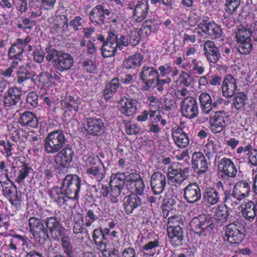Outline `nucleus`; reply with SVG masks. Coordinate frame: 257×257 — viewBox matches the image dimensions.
<instances>
[{
  "label": "nucleus",
  "instance_id": "obj_1",
  "mask_svg": "<svg viewBox=\"0 0 257 257\" xmlns=\"http://www.w3.org/2000/svg\"><path fill=\"white\" fill-rule=\"evenodd\" d=\"M124 179V173L112 174L109 181L110 189L107 185H101L98 188L100 194L103 197H109L112 203L118 202L125 183Z\"/></svg>",
  "mask_w": 257,
  "mask_h": 257
},
{
  "label": "nucleus",
  "instance_id": "obj_2",
  "mask_svg": "<svg viewBox=\"0 0 257 257\" xmlns=\"http://www.w3.org/2000/svg\"><path fill=\"white\" fill-rule=\"evenodd\" d=\"M107 17L108 23L116 25L119 24L118 15L102 5H97L93 7L89 13L90 22L95 26H101L105 24V20Z\"/></svg>",
  "mask_w": 257,
  "mask_h": 257
},
{
  "label": "nucleus",
  "instance_id": "obj_3",
  "mask_svg": "<svg viewBox=\"0 0 257 257\" xmlns=\"http://www.w3.org/2000/svg\"><path fill=\"white\" fill-rule=\"evenodd\" d=\"M250 191V185L247 182L238 181L234 186L232 193L226 196L225 202L233 208L237 206L249 196Z\"/></svg>",
  "mask_w": 257,
  "mask_h": 257
},
{
  "label": "nucleus",
  "instance_id": "obj_4",
  "mask_svg": "<svg viewBox=\"0 0 257 257\" xmlns=\"http://www.w3.org/2000/svg\"><path fill=\"white\" fill-rule=\"evenodd\" d=\"M66 138L62 130L48 134L44 141V150L47 154H54L60 151L66 143Z\"/></svg>",
  "mask_w": 257,
  "mask_h": 257
},
{
  "label": "nucleus",
  "instance_id": "obj_5",
  "mask_svg": "<svg viewBox=\"0 0 257 257\" xmlns=\"http://www.w3.org/2000/svg\"><path fill=\"white\" fill-rule=\"evenodd\" d=\"M190 225L192 230L199 236L209 234L215 227L211 216L207 214H201L194 217Z\"/></svg>",
  "mask_w": 257,
  "mask_h": 257
},
{
  "label": "nucleus",
  "instance_id": "obj_6",
  "mask_svg": "<svg viewBox=\"0 0 257 257\" xmlns=\"http://www.w3.org/2000/svg\"><path fill=\"white\" fill-rule=\"evenodd\" d=\"M244 236V228L238 222L229 223L225 226L222 234L224 241L232 244L240 242Z\"/></svg>",
  "mask_w": 257,
  "mask_h": 257
},
{
  "label": "nucleus",
  "instance_id": "obj_7",
  "mask_svg": "<svg viewBox=\"0 0 257 257\" xmlns=\"http://www.w3.org/2000/svg\"><path fill=\"white\" fill-rule=\"evenodd\" d=\"M84 161L87 174L98 181L104 178L103 164L98 156L87 157Z\"/></svg>",
  "mask_w": 257,
  "mask_h": 257
},
{
  "label": "nucleus",
  "instance_id": "obj_8",
  "mask_svg": "<svg viewBox=\"0 0 257 257\" xmlns=\"http://www.w3.org/2000/svg\"><path fill=\"white\" fill-rule=\"evenodd\" d=\"M81 182V179L77 175H67L64 179L62 186L70 199L78 198Z\"/></svg>",
  "mask_w": 257,
  "mask_h": 257
},
{
  "label": "nucleus",
  "instance_id": "obj_9",
  "mask_svg": "<svg viewBox=\"0 0 257 257\" xmlns=\"http://www.w3.org/2000/svg\"><path fill=\"white\" fill-rule=\"evenodd\" d=\"M229 122V116L227 112L223 110H218L210 117V129L214 134L223 131L228 125Z\"/></svg>",
  "mask_w": 257,
  "mask_h": 257
},
{
  "label": "nucleus",
  "instance_id": "obj_10",
  "mask_svg": "<svg viewBox=\"0 0 257 257\" xmlns=\"http://www.w3.org/2000/svg\"><path fill=\"white\" fill-rule=\"evenodd\" d=\"M195 32L201 36L207 35L212 38H219L222 35V29L213 22H206L204 19L195 29Z\"/></svg>",
  "mask_w": 257,
  "mask_h": 257
},
{
  "label": "nucleus",
  "instance_id": "obj_11",
  "mask_svg": "<svg viewBox=\"0 0 257 257\" xmlns=\"http://www.w3.org/2000/svg\"><path fill=\"white\" fill-rule=\"evenodd\" d=\"M158 77L159 73L157 69L152 66H144L140 73V78L143 83L142 89L148 90L153 87Z\"/></svg>",
  "mask_w": 257,
  "mask_h": 257
},
{
  "label": "nucleus",
  "instance_id": "obj_12",
  "mask_svg": "<svg viewBox=\"0 0 257 257\" xmlns=\"http://www.w3.org/2000/svg\"><path fill=\"white\" fill-rule=\"evenodd\" d=\"M181 112L184 117L191 119L197 116L199 113L196 100L192 97L183 99L180 103Z\"/></svg>",
  "mask_w": 257,
  "mask_h": 257
},
{
  "label": "nucleus",
  "instance_id": "obj_13",
  "mask_svg": "<svg viewBox=\"0 0 257 257\" xmlns=\"http://www.w3.org/2000/svg\"><path fill=\"white\" fill-rule=\"evenodd\" d=\"M128 6L133 10L132 16L136 21L141 22L147 18L149 9L148 0L139 1L136 5L134 2L131 1Z\"/></svg>",
  "mask_w": 257,
  "mask_h": 257
},
{
  "label": "nucleus",
  "instance_id": "obj_14",
  "mask_svg": "<svg viewBox=\"0 0 257 257\" xmlns=\"http://www.w3.org/2000/svg\"><path fill=\"white\" fill-rule=\"evenodd\" d=\"M45 224L51 237L56 240H59L64 234L65 229L60 221L55 217H47L44 221Z\"/></svg>",
  "mask_w": 257,
  "mask_h": 257
},
{
  "label": "nucleus",
  "instance_id": "obj_15",
  "mask_svg": "<svg viewBox=\"0 0 257 257\" xmlns=\"http://www.w3.org/2000/svg\"><path fill=\"white\" fill-rule=\"evenodd\" d=\"M217 167L222 177L234 178L237 173V167L230 158H221L218 161Z\"/></svg>",
  "mask_w": 257,
  "mask_h": 257
},
{
  "label": "nucleus",
  "instance_id": "obj_16",
  "mask_svg": "<svg viewBox=\"0 0 257 257\" xmlns=\"http://www.w3.org/2000/svg\"><path fill=\"white\" fill-rule=\"evenodd\" d=\"M189 169L176 168L172 166L168 169V180L170 183L176 187L179 186L187 178Z\"/></svg>",
  "mask_w": 257,
  "mask_h": 257
},
{
  "label": "nucleus",
  "instance_id": "obj_17",
  "mask_svg": "<svg viewBox=\"0 0 257 257\" xmlns=\"http://www.w3.org/2000/svg\"><path fill=\"white\" fill-rule=\"evenodd\" d=\"M32 242L28 237L21 235H15L13 236L8 241L7 246L11 252H17L19 246L23 247L24 250H29L31 248Z\"/></svg>",
  "mask_w": 257,
  "mask_h": 257
},
{
  "label": "nucleus",
  "instance_id": "obj_18",
  "mask_svg": "<svg viewBox=\"0 0 257 257\" xmlns=\"http://www.w3.org/2000/svg\"><path fill=\"white\" fill-rule=\"evenodd\" d=\"M29 226L30 232L36 239L49 236L47 229L45 228L44 223L39 218L30 217L29 220Z\"/></svg>",
  "mask_w": 257,
  "mask_h": 257
},
{
  "label": "nucleus",
  "instance_id": "obj_19",
  "mask_svg": "<svg viewBox=\"0 0 257 257\" xmlns=\"http://www.w3.org/2000/svg\"><path fill=\"white\" fill-rule=\"evenodd\" d=\"M152 190L155 195H160L164 190L166 185V178L164 174L161 172L154 173L150 180Z\"/></svg>",
  "mask_w": 257,
  "mask_h": 257
},
{
  "label": "nucleus",
  "instance_id": "obj_20",
  "mask_svg": "<svg viewBox=\"0 0 257 257\" xmlns=\"http://www.w3.org/2000/svg\"><path fill=\"white\" fill-rule=\"evenodd\" d=\"M73 156V149L69 145H67L64 149L57 152L55 161L58 165L63 168H67L70 165Z\"/></svg>",
  "mask_w": 257,
  "mask_h": 257
},
{
  "label": "nucleus",
  "instance_id": "obj_21",
  "mask_svg": "<svg viewBox=\"0 0 257 257\" xmlns=\"http://www.w3.org/2000/svg\"><path fill=\"white\" fill-rule=\"evenodd\" d=\"M22 91L17 87H12L9 88L3 97L4 105L11 107L16 105L21 101Z\"/></svg>",
  "mask_w": 257,
  "mask_h": 257
},
{
  "label": "nucleus",
  "instance_id": "obj_22",
  "mask_svg": "<svg viewBox=\"0 0 257 257\" xmlns=\"http://www.w3.org/2000/svg\"><path fill=\"white\" fill-rule=\"evenodd\" d=\"M116 41V34L114 32H109L107 41L103 44L101 47V52L104 57H109L114 55L118 49Z\"/></svg>",
  "mask_w": 257,
  "mask_h": 257
},
{
  "label": "nucleus",
  "instance_id": "obj_23",
  "mask_svg": "<svg viewBox=\"0 0 257 257\" xmlns=\"http://www.w3.org/2000/svg\"><path fill=\"white\" fill-rule=\"evenodd\" d=\"M74 63L72 56L69 53L62 52L58 58L54 60L53 66L60 72H64L69 70Z\"/></svg>",
  "mask_w": 257,
  "mask_h": 257
},
{
  "label": "nucleus",
  "instance_id": "obj_24",
  "mask_svg": "<svg viewBox=\"0 0 257 257\" xmlns=\"http://www.w3.org/2000/svg\"><path fill=\"white\" fill-rule=\"evenodd\" d=\"M154 115V112L152 111L150 114L151 120L148 125L149 132L153 133L155 137L158 138L161 129L166 124L167 121L160 114L155 116Z\"/></svg>",
  "mask_w": 257,
  "mask_h": 257
},
{
  "label": "nucleus",
  "instance_id": "obj_25",
  "mask_svg": "<svg viewBox=\"0 0 257 257\" xmlns=\"http://www.w3.org/2000/svg\"><path fill=\"white\" fill-rule=\"evenodd\" d=\"M184 198L189 203H195L201 198L200 189L196 183H191L184 189Z\"/></svg>",
  "mask_w": 257,
  "mask_h": 257
},
{
  "label": "nucleus",
  "instance_id": "obj_26",
  "mask_svg": "<svg viewBox=\"0 0 257 257\" xmlns=\"http://www.w3.org/2000/svg\"><path fill=\"white\" fill-rule=\"evenodd\" d=\"M192 167L198 174H203L208 169V164L203 154L195 152L192 157Z\"/></svg>",
  "mask_w": 257,
  "mask_h": 257
},
{
  "label": "nucleus",
  "instance_id": "obj_27",
  "mask_svg": "<svg viewBox=\"0 0 257 257\" xmlns=\"http://www.w3.org/2000/svg\"><path fill=\"white\" fill-rule=\"evenodd\" d=\"M104 127L102 119L96 117L87 118L85 130L87 133L92 136H98L101 134Z\"/></svg>",
  "mask_w": 257,
  "mask_h": 257
},
{
  "label": "nucleus",
  "instance_id": "obj_28",
  "mask_svg": "<svg viewBox=\"0 0 257 257\" xmlns=\"http://www.w3.org/2000/svg\"><path fill=\"white\" fill-rule=\"evenodd\" d=\"M203 49L206 59L210 63H215L219 60L220 54L218 47L215 46L214 42L209 40L207 41L204 44Z\"/></svg>",
  "mask_w": 257,
  "mask_h": 257
},
{
  "label": "nucleus",
  "instance_id": "obj_29",
  "mask_svg": "<svg viewBox=\"0 0 257 257\" xmlns=\"http://www.w3.org/2000/svg\"><path fill=\"white\" fill-rule=\"evenodd\" d=\"M236 79L231 74L226 75L223 81L222 92L223 95L226 98L232 97L237 89Z\"/></svg>",
  "mask_w": 257,
  "mask_h": 257
},
{
  "label": "nucleus",
  "instance_id": "obj_30",
  "mask_svg": "<svg viewBox=\"0 0 257 257\" xmlns=\"http://www.w3.org/2000/svg\"><path fill=\"white\" fill-rule=\"evenodd\" d=\"M169 240L173 246H179L182 244L184 239V231L179 225H176L174 228L169 227L167 230Z\"/></svg>",
  "mask_w": 257,
  "mask_h": 257
},
{
  "label": "nucleus",
  "instance_id": "obj_31",
  "mask_svg": "<svg viewBox=\"0 0 257 257\" xmlns=\"http://www.w3.org/2000/svg\"><path fill=\"white\" fill-rule=\"evenodd\" d=\"M49 194L51 199L60 206L64 204L69 199H70L62 186L52 187L49 190Z\"/></svg>",
  "mask_w": 257,
  "mask_h": 257
},
{
  "label": "nucleus",
  "instance_id": "obj_32",
  "mask_svg": "<svg viewBox=\"0 0 257 257\" xmlns=\"http://www.w3.org/2000/svg\"><path fill=\"white\" fill-rule=\"evenodd\" d=\"M141 204V198L136 194L132 193L124 198L123 205L125 212L127 214L132 213Z\"/></svg>",
  "mask_w": 257,
  "mask_h": 257
},
{
  "label": "nucleus",
  "instance_id": "obj_33",
  "mask_svg": "<svg viewBox=\"0 0 257 257\" xmlns=\"http://www.w3.org/2000/svg\"><path fill=\"white\" fill-rule=\"evenodd\" d=\"M137 102L136 100L127 98L122 99L119 104V110L127 116H132L137 110Z\"/></svg>",
  "mask_w": 257,
  "mask_h": 257
},
{
  "label": "nucleus",
  "instance_id": "obj_34",
  "mask_svg": "<svg viewBox=\"0 0 257 257\" xmlns=\"http://www.w3.org/2000/svg\"><path fill=\"white\" fill-rule=\"evenodd\" d=\"M180 67L187 71H190L198 75L202 74L205 69L203 63L196 59H193L191 62L187 61L184 62Z\"/></svg>",
  "mask_w": 257,
  "mask_h": 257
},
{
  "label": "nucleus",
  "instance_id": "obj_35",
  "mask_svg": "<svg viewBox=\"0 0 257 257\" xmlns=\"http://www.w3.org/2000/svg\"><path fill=\"white\" fill-rule=\"evenodd\" d=\"M242 217L246 220L252 221L257 213V209L252 201L245 202L240 205Z\"/></svg>",
  "mask_w": 257,
  "mask_h": 257
},
{
  "label": "nucleus",
  "instance_id": "obj_36",
  "mask_svg": "<svg viewBox=\"0 0 257 257\" xmlns=\"http://www.w3.org/2000/svg\"><path fill=\"white\" fill-rule=\"evenodd\" d=\"M68 20L65 15H58L56 17L54 23L51 27L53 33L62 35L68 31Z\"/></svg>",
  "mask_w": 257,
  "mask_h": 257
},
{
  "label": "nucleus",
  "instance_id": "obj_37",
  "mask_svg": "<svg viewBox=\"0 0 257 257\" xmlns=\"http://www.w3.org/2000/svg\"><path fill=\"white\" fill-rule=\"evenodd\" d=\"M203 199L204 204L207 206L216 204L220 200L218 192L214 188L208 187L206 188L203 195Z\"/></svg>",
  "mask_w": 257,
  "mask_h": 257
},
{
  "label": "nucleus",
  "instance_id": "obj_38",
  "mask_svg": "<svg viewBox=\"0 0 257 257\" xmlns=\"http://www.w3.org/2000/svg\"><path fill=\"white\" fill-rule=\"evenodd\" d=\"M19 122L23 126L36 128L38 126V120L36 115L31 111H25L20 117Z\"/></svg>",
  "mask_w": 257,
  "mask_h": 257
},
{
  "label": "nucleus",
  "instance_id": "obj_39",
  "mask_svg": "<svg viewBox=\"0 0 257 257\" xmlns=\"http://www.w3.org/2000/svg\"><path fill=\"white\" fill-rule=\"evenodd\" d=\"M220 148V143L213 137H209L203 147V151L209 159L212 158Z\"/></svg>",
  "mask_w": 257,
  "mask_h": 257
},
{
  "label": "nucleus",
  "instance_id": "obj_40",
  "mask_svg": "<svg viewBox=\"0 0 257 257\" xmlns=\"http://www.w3.org/2000/svg\"><path fill=\"white\" fill-rule=\"evenodd\" d=\"M81 103V99L72 96H68L66 100L62 102L63 106L66 109V112H71V115H75L79 110V106Z\"/></svg>",
  "mask_w": 257,
  "mask_h": 257
},
{
  "label": "nucleus",
  "instance_id": "obj_41",
  "mask_svg": "<svg viewBox=\"0 0 257 257\" xmlns=\"http://www.w3.org/2000/svg\"><path fill=\"white\" fill-rule=\"evenodd\" d=\"M202 111L204 114L209 113L213 109L216 107V102H213L211 96L207 93H202L199 97Z\"/></svg>",
  "mask_w": 257,
  "mask_h": 257
},
{
  "label": "nucleus",
  "instance_id": "obj_42",
  "mask_svg": "<svg viewBox=\"0 0 257 257\" xmlns=\"http://www.w3.org/2000/svg\"><path fill=\"white\" fill-rule=\"evenodd\" d=\"M144 60V56L141 53H135L128 58H125L123 62V66L125 69H135L142 64Z\"/></svg>",
  "mask_w": 257,
  "mask_h": 257
},
{
  "label": "nucleus",
  "instance_id": "obj_43",
  "mask_svg": "<svg viewBox=\"0 0 257 257\" xmlns=\"http://www.w3.org/2000/svg\"><path fill=\"white\" fill-rule=\"evenodd\" d=\"M119 86V80L117 78H114L110 81L107 82L103 91V96L105 99L108 100L111 98Z\"/></svg>",
  "mask_w": 257,
  "mask_h": 257
},
{
  "label": "nucleus",
  "instance_id": "obj_44",
  "mask_svg": "<svg viewBox=\"0 0 257 257\" xmlns=\"http://www.w3.org/2000/svg\"><path fill=\"white\" fill-rule=\"evenodd\" d=\"M93 240L97 246V248L100 250L103 253L106 252V244L104 240L106 238V237L104 236L102 232V230L100 229L95 228L93 233Z\"/></svg>",
  "mask_w": 257,
  "mask_h": 257
},
{
  "label": "nucleus",
  "instance_id": "obj_45",
  "mask_svg": "<svg viewBox=\"0 0 257 257\" xmlns=\"http://www.w3.org/2000/svg\"><path fill=\"white\" fill-rule=\"evenodd\" d=\"M172 137L175 144L179 148H185L189 144L190 140L186 133L172 132Z\"/></svg>",
  "mask_w": 257,
  "mask_h": 257
},
{
  "label": "nucleus",
  "instance_id": "obj_46",
  "mask_svg": "<svg viewBox=\"0 0 257 257\" xmlns=\"http://www.w3.org/2000/svg\"><path fill=\"white\" fill-rule=\"evenodd\" d=\"M16 145L10 142L6 138V140H0V152L4 155L8 159L12 157L14 154L13 152Z\"/></svg>",
  "mask_w": 257,
  "mask_h": 257
},
{
  "label": "nucleus",
  "instance_id": "obj_47",
  "mask_svg": "<svg viewBox=\"0 0 257 257\" xmlns=\"http://www.w3.org/2000/svg\"><path fill=\"white\" fill-rule=\"evenodd\" d=\"M34 79L37 80L39 85L44 89H49L52 85V75L48 72H42Z\"/></svg>",
  "mask_w": 257,
  "mask_h": 257
},
{
  "label": "nucleus",
  "instance_id": "obj_48",
  "mask_svg": "<svg viewBox=\"0 0 257 257\" xmlns=\"http://www.w3.org/2000/svg\"><path fill=\"white\" fill-rule=\"evenodd\" d=\"M3 192L4 194L9 200L12 205L16 208L20 207V199L15 189H8V188H6Z\"/></svg>",
  "mask_w": 257,
  "mask_h": 257
},
{
  "label": "nucleus",
  "instance_id": "obj_49",
  "mask_svg": "<svg viewBox=\"0 0 257 257\" xmlns=\"http://www.w3.org/2000/svg\"><path fill=\"white\" fill-rule=\"evenodd\" d=\"M253 29H251L247 25L246 27H242L238 29L236 33V38L237 41L244 42L246 41L251 40V36L253 32Z\"/></svg>",
  "mask_w": 257,
  "mask_h": 257
},
{
  "label": "nucleus",
  "instance_id": "obj_50",
  "mask_svg": "<svg viewBox=\"0 0 257 257\" xmlns=\"http://www.w3.org/2000/svg\"><path fill=\"white\" fill-rule=\"evenodd\" d=\"M24 50L14 43L8 51V59H21Z\"/></svg>",
  "mask_w": 257,
  "mask_h": 257
},
{
  "label": "nucleus",
  "instance_id": "obj_51",
  "mask_svg": "<svg viewBox=\"0 0 257 257\" xmlns=\"http://www.w3.org/2000/svg\"><path fill=\"white\" fill-rule=\"evenodd\" d=\"M193 81V77L190 73L185 71H181L176 82L180 86L188 87L191 85Z\"/></svg>",
  "mask_w": 257,
  "mask_h": 257
},
{
  "label": "nucleus",
  "instance_id": "obj_52",
  "mask_svg": "<svg viewBox=\"0 0 257 257\" xmlns=\"http://www.w3.org/2000/svg\"><path fill=\"white\" fill-rule=\"evenodd\" d=\"M83 218L80 213H76L74 215L73 231L75 234L81 233L83 231Z\"/></svg>",
  "mask_w": 257,
  "mask_h": 257
},
{
  "label": "nucleus",
  "instance_id": "obj_53",
  "mask_svg": "<svg viewBox=\"0 0 257 257\" xmlns=\"http://www.w3.org/2000/svg\"><path fill=\"white\" fill-rule=\"evenodd\" d=\"M229 214L228 209L224 205L219 206L215 211V218L221 223L227 221Z\"/></svg>",
  "mask_w": 257,
  "mask_h": 257
},
{
  "label": "nucleus",
  "instance_id": "obj_54",
  "mask_svg": "<svg viewBox=\"0 0 257 257\" xmlns=\"http://www.w3.org/2000/svg\"><path fill=\"white\" fill-rule=\"evenodd\" d=\"M247 100L246 96L243 92L237 93L233 99V104L237 109L242 108Z\"/></svg>",
  "mask_w": 257,
  "mask_h": 257
},
{
  "label": "nucleus",
  "instance_id": "obj_55",
  "mask_svg": "<svg viewBox=\"0 0 257 257\" xmlns=\"http://www.w3.org/2000/svg\"><path fill=\"white\" fill-rule=\"evenodd\" d=\"M159 246V242L157 239L149 241L147 244L142 246V249L146 253L153 256L156 252V248Z\"/></svg>",
  "mask_w": 257,
  "mask_h": 257
},
{
  "label": "nucleus",
  "instance_id": "obj_56",
  "mask_svg": "<svg viewBox=\"0 0 257 257\" xmlns=\"http://www.w3.org/2000/svg\"><path fill=\"white\" fill-rule=\"evenodd\" d=\"M30 170V167L26 164L18 167L19 172L17 176V181L19 183L22 182L28 176Z\"/></svg>",
  "mask_w": 257,
  "mask_h": 257
},
{
  "label": "nucleus",
  "instance_id": "obj_57",
  "mask_svg": "<svg viewBox=\"0 0 257 257\" xmlns=\"http://www.w3.org/2000/svg\"><path fill=\"white\" fill-rule=\"evenodd\" d=\"M141 178L140 175L136 172L125 173L124 181L127 187L130 186V188H132V185H134L135 182Z\"/></svg>",
  "mask_w": 257,
  "mask_h": 257
},
{
  "label": "nucleus",
  "instance_id": "obj_58",
  "mask_svg": "<svg viewBox=\"0 0 257 257\" xmlns=\"http://www.w3.org/2000/svg\"><path fill=\"white\" fill-rule=\"evenodd\" d=\"M84 219L85 225L90 227L94 221L98 219V217L93 210L89 209L86 210Z\"/></svg>",
  "mask_w": 257,
  "mask_h": 257
},
{
  "label": "nucleus",
  "instance_id": "obj_59",
  "mask_svg": "<svg viewBox=\"0 0 257 257\" xmlns=\"http://www.w3.org/2000/svg\"><path fill=\"white\" fill-rule=\"evenodd\" d=\"M240 0H226L225 11L229 14H232L236 11L240 5Z\"/></svg>",
  "mask_w": 257,
  "mask_h": 257
},
{
  "label": "nucleus",
  "instance_id": "obj_60",
  "mask_svg": "<svg viewBox=\"0 0 257 257\" xmlns=\"http://www.w3.org/2000/svg\"><path fill=\"white\" fill-rule=\"evenodd\" d=\"M61 242L65 252L68 255H70L72 252L73 246L70 242V237L64 234L62 236Z\"/></svg>",
  "mask_w": 257,
  "mask_h": 257
},
{
  "label": "nucleus",
  "instance_id": "obj_61",
  "mask_svg": "<svg viewBox=\"0 0 257 257\" xmlns=\"http://www.w3.org/2000/svg\"><path fill=\"white\" fill-rule=\"evenodd\" d=\"M240 44L238 45V50L241 54H247L251 50L252 45L251 40L246 41L244 42H239Z\"/></svg>",
  "mask_w": 257,
  "mask_h": 257
},
{
  "label": "nucleus",
  "instance_id": "obj_62",
  "mask_svg": "<svg viewBox=\"0 0 257 257\" xmlns=\"http://www.w3.org/2000/svg\"><path fill=\"white\" fill-rule=\"evenodd\" d=\"M116 43L117 44V48L119 50L123 49V47H127L131 43V39L128 36L121 35L119 38L116 35Z\"/></svg>",
  "mask_w": 257,
  "mask_h": 257
},
{
  "label": "nucleus",
  "instance_id": "obj_63",
  "mask_svg": "<svg viewBox=\"0 0 257 257\" xmlns=\"http://www.w3.org/2000/svg\"><path fill=\"white\" fill-rule=\"evenodd\" d=\"M83 67L87 72L94 73L97 71V64L92 60H86L83 62Z\"/></svg>",
  "mask_w": 257,
  "mask_h": 257
},
{
  "label": "nucleus",
  "instance_id": "obj_64",
  "mask_svg": "<svg viewBox=\"0 0 257 257\" xmlns=\"http://www.w3.org/2000/svg\"><path fill=\"white\" fill-rule=\"evenodd\" d=\"M18 82L22 83L30 77V74L28 72L26 68L22 66L19 70L17 71Z\"/></svg>",
  "mask_w": 257,
  "mask_h": 257
}]
</instances>
